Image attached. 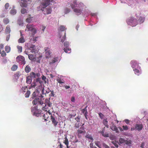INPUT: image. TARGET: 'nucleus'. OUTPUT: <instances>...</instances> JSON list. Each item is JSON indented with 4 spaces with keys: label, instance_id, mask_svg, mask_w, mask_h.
Instances as JSON below:
<instances>
[{
    "label": "nucleus",
    "instance_id": "f257e3e1",
    "mask_svg": "<svg viewBox=\"0 0 148 148\" xmlns=\"http://www.w3.org/2000/svg\"><path fill=\"white\" fill-rule=\"evenodd\" d=\"M73 4H71V6L72 8L74 9V11L77 14H79L81 13L82 10L84 7V5L82 3L77 4L76 0L73 1Z\"/></svg>",
    "mask_w": 148,
    "mask_h": 148
},
{
    "label": "nucleus",
    "instance_id": "f03ea898",
    "mask_svg": "<svg viewBox=\"0 0 148 148\" xmlns=\"http://www.w3.org/2000/svg\"><path fill=\"white\" fill-rule=\"evenodd\" d=\"M43 96L41 95L32 101L33 104L34 105L36 104L42 105L43 104Z\"/></svg>",
    "mask_w": 148,
    "mask_h": 148
},
{
    "label": "nucleus",
    "instance_id": "7ed1b4c3",
    "mask_svg": "<svg viewBox=\"0 0 148 148\" xmlns=\"http://www.w3.org/2000/svg\"><path fill=\"white\" fill-rule=\"evenodd\" d=\"M26 27L28 31H29L32 32L33 35H34L36 33V30L33 25L28 24Z\"/></svg>",
    "mask_w": 148,
    "mask_h": 148
},
{
    "label": "nucleus",
    "instance_id": "20e7f679",
    "mask_svg": "<svg viewBox=\"0 0 148 148\" xmlns=\"http://www.w3.org/2000/svg\"><path fill=\"white\" fill-rule=\"evenodd\" d=\"M16 60L18 62L21 64L24 65L26 63L24 57L21 55L18 56L16 58Z\"/></svg>",
    "mask_w": 148,
    "mask_h": 148
},
{
    "label": "nucleus",
    "instance_id": "39448f33",
    "mask_svg": "<svg viewBox=\"0 0 148 148\" xmlns=\"http://www.w3.org/2000/svg\"><path fill=\"white\" fill-rule=\"evenodd\" d=\"M136 20L133 18L131 17L127 19V23L128 25L132 26H135L136 25Z\"/></svg>",
    "mask_w": 148,
    "mask_h": 148
},
{
    "label": "nucleus",
    "instance_id": "423d86ee",
    "mask_svg": "<svg viewBox=\"0 0 148 148\" xmlns=\"http://www.w3.org/2000/svg\"><path fill=\"white\" fill-rule=\"evenodd\" d=\"M53 0H44L41 3L40 6L44 8L50 4V2H52Z\"/></svg>",
    "mask_w": 148,
    "mask_h": 148
},
{
    "label": "nucleus",
    "instance_id": "0eeeda50",
    "mask_svg": "<svg viewBox=\"0 0 148 148\" xmlns=\"http://www.w3.org/2000/svg\"><path fill=\"white\" fill-rule=\"evenodd\" d=\"M131 63V66L133 69H140V68L138 65V63L135 60H133L132 61Z\"/></svg>",
    "mask_w": 148,
    "mask_h": 148
},
{
    "label": "nucleus",
    "instance_id": "6e6552de",
    "mask_svg": "<svg viewBox=\"0 0 148 148\" xmlns=\"http://www.w3.org/2000/svg\"><path fill=\"white\" fill-rule=\"evenodd\" d=\"M41 10L42 11L43 13L45 14H51L52 11L51 8H46L44 10H42L41 8Z\"/></svg>",
    "mask_w": 148,
    "mask_h": 148
},
{
    "label": "nucleus",
    "instance_id": "1a4fd4ad",
    "mask_svg": "<svg viewBox=\"0 0 148 148\" xmlns=\"http://www.w3.org/2000/svg\"><path fill=\"white\" fill-rule=\"evenodd\" d=\"M143 128V125L142 124H136L135 126V129L138 131H141Z\"/></svg>",
    "mask_w": 148,
    "mask_h": 148
},
{
    "label": "nucleus",
    "instance_id": "9d476101",
    "mask_svg": "<svg viewBox=\"0 0 148 148\" xmlns=\"http://www.w3.org/2000/svg\"><path fill=\"white\" fill-rule=\"evenodd\" d=\"M29 49L30 50V51L32 53H35L37 52L36 47L35 45H31L29 48Z\"/></svg>",
    "mask_w": 148,
    "mask_h": 148
},
{
    "label": "nucleus",
    "instance_id": "9b49d317",
    "mask_svg": "<svg viewBox=\"0 0 148 148\" xmlns=\"http://www.w3.org/2000/svg\"><path fill=\"white\" fill-rule=\"evenodd\" d=\"M26 3V0H21V1L20 3L21 6L22 7H24L25 8L27 7V4Z\"/></svg>",
    "mask_w": 148,
    "mask_h": 148
},
{
    "label": "nucleus",
    "instance_id": "f8f14e48",
    "mask_svg": "<svg viewBox=\"0 0 148 148\" xmlns=\"http://www.w3.org/2000/svg\"><path fill=\"white\" fill-rule=\"evenodd\" d=\"M58 58L57 57L55 58H53L51 61L49 62V64L50 66H52L53 64L56 62L58 61Z\"/></svg>",
    "mask_w": 148,
    "mask_h": 148
},
{
    "label": "nucleus",
    "instance_id": "ddd939ff",
    "mask_svg": "<svg viewBox=\"0 0 148 148\" xmlns=\"http://www.w3.org/2000/svg\"><path fill=\"white\" fill-rule=\"evenodd\" d=\"M51 120L54 125L56 126L58 123V122L56 121V118L52 115L51 116Z\"/></svg>",
    "mask_w": 148,
    "mask_h": 148
},
{
    "label": "nucleus",
    "instance_id": "4468645a",
    "mask_svg": "<svg viewBox=\"0 0 148 148\" xmlns=\"http://www.w3.org/2000/svg\"><path fill=\"white\" fill-rule=\"evenodd\" d=\"M112 125L110 126V128L113 130L115 131L116 132H118L119 131L117 127L112 123Z\"/></svg>",
    "mask_w": 148,
    "mask_h": 148
},
{
    "label": "nucleus",
    "instance_id": "2eb2a0df",
    "mask_svg": "<svg viewBox=\"0 0 148 148\" xmlns=\"http://www.w3.org/2000/svg\"><path fill=\"white\" fill-rule=\"evenodd\" d=\"M85 137L88 139L89 141L92 142L94 140L92 136L91 135L87 134Z\"/></svg>",
    "mask_w": 148,
    "mask_h": 148
},
{
    "label": "nucleus",
    "instance_id": "dca6fc26",
    "mask_svg": "<svg viewBox=\"0 0 148 148\" xmlns=\"http://www.w3.org/2000/svg\"><path fill=\"white\" fill-rule=\"evenodd\" d=\"M21 37L18 40V42L19 43H23L25 42V40L24 38L23 37V36L22 35V34L21 33Z\"/></svg>",
    "mask_w": 148,
    "mask_h": 148
},
{
    "label": "nucleus",
    "instance_id": "f3484780",
    "mask_svg": "<svg viewBox=\"0 0 148 148\" xmlns=\"http://www.w3.org/2000/svg\"><path fill=\"white\" fill-rule=\"evenodd\" d=\"M43 107L42 108V110L45 111H47V110H49V108L47 106L45 105V103H44L42 105Z\"/></svg>",
    "mask_w": 148,
    "mask_h": 148
},
{
    "label": "nucleus",
    "instance_id": "a211bd4d",
    "mask_svg": "<svg viewBox=\"0 0 148 148\" xmlns=\"http://www.w3.org/2000/svg\"><path fill=\"white\" fill-rule=\"evenodd\" d=\"M33 17H32L30 15L28 16V17L26 19V22L27 23H30L32 22L33 20Z\"/></svg>",
    "mask_w": 148,
    "mask_h": 148
},
{
    "label": "nucleus",
    "instance_id": "6ab92c4d",
    "mask_svg": "<svg viewBox=\"0 0 148 148\" xmlns=\"http://www.w3.org/2000/svg\"><path fill=\"white\" fill-rule=\"evenodd\" d=\"M31 70V69L29 66L28 65H27L25 69V71L27 73H28Z\"/></svg>",
    "mask_w": 148,
    "mask_h": 148
},
{
    "label": "nucleus",
    "instance_id": "aec40b11",
    "mask_svg": "<svg viewBox=\"0 0 148 148\" xmlns=\"http://www.w3.org/2000/svg\"><path fill=\"white\" fill-rule=\"evenodd\" d=\"M45 104L49 108H51L52 107V103L48 100L47 101Z\"/></svg>",
    "mask_w": 148,
    "mask_h": 148
},
{
    "label": "nucleus",
    "instance_id": "412c9836",
    "mask_svg": "<svg viewBox=\"0 0 148 148\" xmlns=\"http://www.w3.org/2000/svg\"><path fill=\"white\" fill-rule=\"evenodd\" d=\"M87 106H86L84 109H83L82 110V112L84 114H87L88 112L87 110Z\"/></svg>",
    "mask_w": 148,
    "mask_h": 148
},
{
    "label": "nucleus",
    "instance_id": "4be33fe9",
    "mask_svg": "<svg viewBox=\"0 0 148 148\" xmlns=\"http://www.w3.org/2000/svg\"><path fill=\"white\" fill-rule=\"evenodd\" d=\"M63 50L66 53H70L71 52V49L69 48L68 47L67 48H64Z\"/></svg>",
    "mask_w": 148,
    "mask_h": 148
},
{
    "label": "nucleus",
    "instance_id": "5701e85b",
    "mask_svg": "<svg viewBox=\"0 0 148 148\" xmlns=\"http://www.w3.org/2000/svg\"><path fill=\"white\" fill-rule=\"evenodd\" d=\"M139 69L136 68L134 69V71L135 72V73L138 75L140 74V71L138 70Z\"/></svg>",
    "mask_w": 148,
    "mask_h": 148
},
{
    "label": "nucleus",
    "instance_id": "b1692460",
    "mask_svg": "<svg viewBox=\"0 0 148 148\" xmlns=\"http://www.w3.org/2000/svg\"><path fill=\"white\" fill-rule=\"evenodd\" d=\"M32 81V78L29 76H28L27 78L26 83L28 84L31 83Z\"/></svg>",
    "mask_w": 148,
    "mask_h": 148
},
{
    "label": "nucleus",
    "instance_id": "393cba45",
    "mask_svg": "<svg viewBox=\"0 0 148 148\" xmlns=\"http://www.w3.org/2000/svg\"><path fill=\"white\" fill-rule=\"evenodd\" d=\"M48 90H45L43 87L42 90V93L43 94H46V93H48L49 92V89H48Z\"/></svg>",
    "mask_w": 148,
    "mask_h": 148
},
{
    "label": "nucleus",
    "instance_id": "a878e982",
    "mask_svg": "<svg viewBox=\"0 0 148 148\" xmlns=\"http://www.w3.org/2000/svg\"><path fill=\"white\" fill-rule=\"evenodd\" d=\"M35 73L33 72H31L30 73L29 77L32 78H36Z\"/></svg>",
    "mask_w": 148,
    "mask_h": 148
},
{
    "label": "nucleus",
    "instance_id": "bb28decb",
    "mask_svg": "<svg viewBox=\"0 0 148 148\" xmlns=\"http://www.w3.org/2000/svg\"><path fill=\"white\" fill-rule=\"evenodd\" d=\"M64 139H65V140H64V143L66 145L67 148H68V145H69V142H68V140L66 137H65Z\"/></svg>",
    "mask_w": 148,
    "mask_h": 148
},
{
    "label": "nucleus",
    "instance_id": "cd10ccee",
    "mask_svg": "<svg viewBox=\"0 0 148 148\" xmlns=\"http://www.w3.org/2000/svg\"><path fill=\"white\" fill-rule=\"evenodd\" d=\"M47 50L45 49V51H46L45 53V56L46 58H48L50 56V53L49 51H46Z\"/></svg>",
    "mask_w": 148,
    "mask_h": 148
},
{
    "label": "nucleus",
    "instance_id": "c85d7f7f",
    "mask_svg": "<svg viewBox=\"0 0 148 148\" xmlns=\"http://www.w3.org/2000/svg\"><path fill=\"white\" fill-rule=\"evenodd\" d=\"M16 11L15 9H12L10 12V14L12 15H14L16 13Z\"/></svg>",
    "mask_w": 148,
    "mask_h": 148
},
{
    "label": "nucleus",
    "instance_id": "c756f323",
    "mask_svg": "<svg viewBox=\"0 0 148 148\" xmlns=\"http://www.w3.org/2000/svg\"><path fill=\"white\" fill-rule=\"evenodd\" d=\"M43 117L45 119V121H47L49 120L48 119L49 116H48V114L47 113L44 114L43 116Z\"/></svg>",
    "mask_w": 148,
    "mask_h": 148
},
{
    "label": "nucleus",
    "instance_id": "7c9ffc66",
    "mask_svg": "<svg viewBox=\"0 0 148 148\" xmlns=\"http://www.w3.org/2000/svg\"><path fill=\"white\" fill-rule=\"evenodd\" d=\"M103 124L107 128H108L109 127L108 125L107 124L108 121L104 119L103 120Z\"/></svg>",
    "mask_w": 148,
    "mask_h": 148
},
{
    "label": "nucleus",
    "instance_id": "2f4dec72",
    "mask_svg": "<svg viewBox=\"0 0 148 148\" xmlns=\"http://www.w3.org/2000/svg\"><path fill=\"white\" fill-rule=\"evenodd\" d=\"M5 50L7 53L9 52L10 50V47L9 46H6L5 48Z\"/></svg>",
    "mask_w": 148,
    "mask_h": 148
},
{
    "label": "nucleus",
    "instance_id": "473e14b6",
    "mask_svg": "<svg viewBox=\"0 0 148 148\" xmlns=\"http://www.w3.org/2000/svg\"><path fill=\"white\" fill-rule=\"evenodd\" d=\"M10 31V29L9 26L8 25L6 28L5 32L6 33L9 34Z\"/></svg>",
    "mask_w": 148,
    "mask_h": 148
},
{
    "label": "nucleus",
    "instance_id": "72a5a7b5",
    "mask_svg": "<svg viewBox=\"0 0 148 148\" xmlns=\"http://www.w3.org/2000/svg\"><path fill=\"white\" fill-rule=\"evenodd\" d=\"M66 29L65 26L63 25H61L60 26L59 30L61 31H64Z\"/></svg>",
    "mask_w": 148,
    "mask_h": 148
},
{
    "label": "nucleus",
    "instance_id": "f704fd0d",
    "mask_svg": "<svg viewBox=\"0 0 148 148\" xmlns=\"http://www.w3.org/2000/svg\"><path fill=\"white\" fill-rule=\"evenodd\" d=\"M144 19L143 18L140 17L138 20V23H143L144 21Z\"/></svg>",
    "mask_w": 148,
    "mask_h": 148
},
{
    "label": "nucleus",
    "instance_id": "c9c22d12",
    "mask_svg": "<svg viewBox=\"0 0 148 148\" xmlns=\"http://www.w3.org/2000/svg\"><path fill=\"white\" fill-rule=\"evenodd\" d=\"M132 141L131 140H125V143L126 145L130 146L132 143Z\"/></svg>",
    "mask_w": 148,
    "mask_h": 148
},
{
    "label": "nucleus",
    "instance_id": "e433bc0d",
    "mask_svg": "<svg viewBox=\"0 0 148 148\" xmlns=\"http://www.w3.org/2000/svg\"><path fill=\"white\" fill-rule=\"evenodd\" d=\"M3 22L5 24H7L9 23V20L8 18H5L3 19Z\"/></svg>",
    "mask_w": 148,
    "mask_h": 148
},
{
    "label": "nucleus",
    "instance_id": "4c0bfd02",
    "mask_svg": "<svg viewBox=\"0 0 148 148\" xmlns=\"http://www.w3.org/2000/svg\"><path fill=\"white\" fill-rule=\"evenodd\" d=\"M17 68V66L16 65L14 64L13 65L12 67L11 68V70L13 71L16 70Z\"/></svg>",
    "mask_w": 148,
    "mask_h": 148
},
{
    "label": "nucleus",
    "instance_id": "58836bf2",
    "mask_svg": "<svg viewBox=\"0 0 148 148\" xmlns=\"http://www.w3.org/2000/svg\"><path fill=\"white\" fill-rule=\"evenodd\" d=\"M30 94V91L29 90H27V92L25 94V96L26 98L29 97Z\"/></svg>",
    "mask_w": 148,
    "mask_h": 148
},
{
    "label": "nucleus",
    "instance_id": "ea45409f",
    "mask_svg": "<svg viewBox=\"0 0 148 148\" xmlns=\"http://www.w3.org/2000/svg\"><path fill=\"white\" fill-rule=\"evenodd\" d=\"M17 47L18 49V52L21 53L22 51V47L21 46H17Z\"/></svg>",
    "mask_w": 148,
    "mask_h": 148
},
{
    "label": "nucleus",
    "instance_id": "a19ab883",
    "mask_svg": "<svg viewBox=\"0 0 148 148\" xmlns=\"http://www.w3.org/2000/svg\"><path fill=\"white\" fill-rule=\"evenodd\" d=\"M21 12L22 14H25L27 12V11L26 9L22 8L21 10Z\"/></svg>",
    "mask_w": 148,
    "mask_h": 148
},
{
    "label": "nucleus",
    "instance_id": "79ce46f5",
    "mask_svg": "<svg viewBox=\"0 0 148 148\" xmlns=\"http://www.w3.org/2000/svg\"><path fill=\"white\" fill-rule=\"evenodd\" d=\"M66 38V33L65 32L64 33V36L62 38L61 40V42H63L65 40Z\"/></svg>",
    "mask_w": 148,
    "mask_h": 148
},
{
    "label": "nucleus",
    "instance_id": "37998d69",
    "mask_svg": "<svg viewBox=\"0 0 148 148\" xmlns=\"http://www.w3.org/2000/svg\"><path fill=\"white\" fill-rule=\"evenodd\" d=\"M36 38H31L30 39V42L32 43H35L36 41Z\"/></svg>",
    "mask_w": 148,
    "mask_h": 148
},
{
    "label": "nucleus",
    "instance_id": "c03bdc74",
    "mask_svg": "<svg viewBox=\"0 0 148 148\" xmlns=\"http://www.w3.org/2000/svg\"><path fill=\"white\" fill-rule=\"evenodd\" d=\"M125 140L123 138H121L119 139V142L121 144L125 143Z\"/></svg>",
    "mask_w": 148,
    "mask_h": 148
},
{
    "label": "nucleus",
    "instance_id": "a18cd8bd",
    "mask_svg": "<svg viewBox=\"0 0 148 148\" xmlns=\"http://www.w3.org/2000/svg\"><path fill=\"white\" fill-rule=\"evenodd\" d=\"M42 56H40L38 57H37L36 60V61L38 63L40 62V60L42 58Z\"/></svg>",
    "mask_w": 148,
    "mask_h": 148
},
{
    "label": "nucleus",
    "instance_id": "49530a36",
    "mask_svg": "<svg viewBox=\"0 0 148 148\" xmlns=\"http://www.w3.org/2000/svg\"><path fill=\"white\" fill-rule=\"evenodd\" d=\"M28 58L30 60H33L34 59V56L32 54L28 55Z\"/></svg>",
    "mask_w": 148,
    "mask_h": 148
},
{
    "label": "nucleus",
    "instance_id": "de8ad7c7",
    "mask_svg": "<svg viewBox=\"0 0 148 148\" xmlns=\"http://www.w3.org/2000/svg\"><path fill=\"white\" fill-rule=\"evenodd\" d=\"M31 110L32 112L34 113V114L36 111V108L35 107L32 108H31Z\"/></svg>",
    "mask_w": 148,
    "mask_h": 148
},
{
    "label": "nucleus",
    "instance_id": "09e8293b",
    "mask_svg": "<svg viewBox=\"0 0 148 148\" xmlns=\"http://www.w3.org/2000/svg\"><path fill=\"white\" fill-rule=\"evenodd\" d=\"M69 42L67 41L65 42L64 43V45L65 47V48H68L69 46Z\"/></svg>",
    "mask_w": 148,
    "mask_h": 148
},
{
    "label": "nucleus",
    "instance_id": "8fccbe9b",
    "mask_svg": "<svg viewBox=\"0 0 148 148\" xmlns=\"http://www.w3.org/2000/svg\"><path fill=\"white\" fill-rule=\"evenodd\" d=\"M111 143L114 145V146L117 148L118 147V145L116 143V142L114 141L111 142Z\"/></svg>",
    "mask_w": 148,
    "mask_h": 148
},
{
    "label": "nucleus",
    "instance_id": "3c124183",
    "mask_svg": "<svg viewBox=\"0 0 148 148\" xmlns=\"http://www.w3.org/2000/svg\"><path fill=\"white\" fill-rule=\"evenodd\" d=\"M79 122H77L75 124V127L76 128H78L79 127Z\"/></svg>",
    "mask_w": 148,
    "mask_h": 148
},
{
    "label": "nucleus",
    "instance_id": "603ef678",
    "mask_svg": "<svg viewBox=\"0 0 148 148\" xmlns=\"http://www.w3.org/2000/svg\"><path fill=\"white\" fill-rule=\"evenodd\" d=\"M103 146L104 148H110L109 146L104 143H103Z\"/></svg>",
    "mask_w": 148,
    "mask_h": 148
},
{
    "label": "nucleus",
    "instance_id": "864d4df0",
    "mask_svg": "<svg viewBox=\"0 0 148 148\" xmlns=\"http://www.w3.org/2000/svg\"><path fill=\"white\" fill-rule=\"evenodd\" d=\"M70 11V10L68 8H66L65 9L64 12L65 14H67Z\"/></svg>",
    "mask_w": 148,
    "mask_h": 148
},
{
    "label": "nucleus",
    "instance_id": "5fc2aeb1",
    "mask_svg": "<svg viewBox=\"0 0 148 148\" xmlns=\"http://www.w3.org/2000/svg\"><path fill=\"white\" fill-rule=\"evenodd\" d=\"M41 80V78H38L36 79H34V82L35 81L36 82H39Z\"/></svg>",
    "mask_w": 148,
    "mask_h": 148
},
{
    "label": "nucleus",
    "instance_id": "6e6d98bb",
    "mask_svg": "<svg viewBox=\"0 0 148 148\" xmlns=\"http://www.w3.org/2000/svg\"><path fill=\"white\" fill-rule=\"evenodd\" d=\"M6 55V53L4 51H3L2 53H1V56L2 57H4Z\"/></svg>",
    "mask_w": 148,
    "mask_h": 148
},
{
    "label": "nucleus",
    "instance_id": "4d7b16f0",
    "mask_svg": "<svg viewBox=\"0 0 148 148\" xmlns=\"http://www.w3.org/2000/svg\"><path fill=\"white\" fill-rule=\"evenodd\" d=\"M123 129L125 130H128V128L127 126L126 125H123L122 127Z\"/></svg>",
    "mask_w": 148,
    "mask_h": 148
},
{
    "label": "nucleus",
    "instance_id": "13d9d810",
    "mask_svg": "<svg viewBox=\"0 0 148 148\" xmlns=\"http://www.w3.org/2000/svg\"><path fill=\"white\" fill-rule=\"evenodd\" d=\"M21 90L23 92H25V90H27V87H23V88H22Z\"/></svg>",
    "mask_w": 148,
    "mask_h": 148
},
{
    "label": "nucleus",
    "instance_id": "bf43d9fd",
    "mask_svg": "<svg viewBox=\"0 0 148 148\" xmlns=\"http://www.w3.org/2000/svg\"><path fill=\"white\" fill-rule=\"evenodd\" d=\"M35 81H33V83L31 84V86L32 87L34 88L36 86Z\"/></svg>",
    "mask_w": 148,
    "mask_h": 148
},
{
    "label": "nucleus",
    "instance_id": "052dcab7",
    "mask_svg": "<svg viewBox=\"0 0 148 148\" xmlns=\"http://www.w3.org/2000/svg\"><path fill=\"white\" fill-rule=\"evenodd\" d=\"M9 7V4L8 3H7L5 5V7L6 9H8Z\"/></svg>",
    "mask_w": 148,
    "mask_h": 148
},
{
    "label": "nucleus",
    "instance_id": "680f3d73",
    "mask_svg": "<svg viewBox=\"0 0 148 148\" xmlns=\"http://www.w3.org/2000/svg\"><path fill=\"white\" fill-rule=\"evenodd\" d=\"M38 92H34L33 94H32V96H33V97H35L37 95V94Z\"/></svg>",
    "mask_w": 148,
    "mask_h": 148
},
{
    "label": "nucleus",
    "instance_id": "e2e57ef3",
    "mask_svg": "<svg viewBox=\"0 0 148 148\" xmlns=\"http://www.w3.org/2000/svg\"><path fill=\"white\" fill-rule=\"evenodd\" d=\"M57 81L59 83L61 84L64 83V82H63L60 79H57Z\"/></svg>",
    "mask_w": 148,
    "mask_h": 148
},
{
    "label": "nucleus",
    "instance_id": "0e129e2a",
    "mask_svg": "<svg viewBox=\"0 0 148 148\" xmlns=\"http://www.w3.org/2000/svg\"><path fill=\"white\" fill-rule=\"evenodd\" d=\"M99 114L101 119H103V115L101 113H99Z\"/></svg>",
    "mask_w": 148,
    "mask_h": 148
},
{
    "label": "nucleus",
    "instance_id": "69168bd1",
    "mask_svg": "<svg viewBox=\"0 0 148 148\" xmlns=\"http://www.w3.org/2000/svg\"><path fill=\"white\" fill-rule=\"evenodd\" d=\"M71 101L73 102L75 101V98L74 97L72 96L71 98Z\"/></svg>",
    "mask_w": 148,
    "mask_h": 148
},
{
    "label": "nucleus",
    "instance_id": "338daca9",
    "mask_svg": "<svg viewBox=\"0 0 148 148\" xmlns=\"http://www.w3.org/2000/svg\"><path fill=\"white\" fill-rule=\"evenodd\" d=\"M102 135L104 137H108L109 136V134H103Z\"/></svg>",
    "mask_w": 148,
    "mask_h": 148
},
{
    "label": "nucleus",
    "instance_id": "774afa93",
    "mask_svg": "<svg viewBox=\"0 0 148 148\" xmlns=\"http://www.w3.org/2000/svg\"><path fill=\"white\" fill-rule=\"evenodd\" d=\"M50 91L51 92V93L50 94V95L51 96H53V97L54 96L55 94H54V92L53 91H51L50 90Z\"/></svg>",
    "mask_w": 148,
    "mask_h": 148
}]
</instances>
